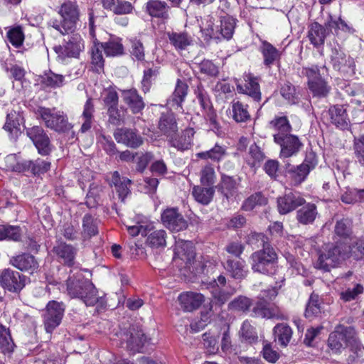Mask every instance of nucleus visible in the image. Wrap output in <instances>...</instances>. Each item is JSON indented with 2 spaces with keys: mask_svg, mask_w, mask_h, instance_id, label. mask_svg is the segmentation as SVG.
<instances>
[{
  "mask_svg": "<svg viewBox=\"0 0 364 364\" xmlns=\"http://www.w3.org/2000/svg\"><path fill=\"white\" fill-rule=\"evenodd\" d=\"M353 257L355 260L364 258V237H355L350 245L338 240L326 245L318 252L314 267L323 272H330L341 262Z\"/></svg>",
  "mask_w": 364,
  "mask_h": 364,
  "instance_id": "f257e3e1",
  "label": "nucleus"
},
{
  "mask_svg": "<svg viewBox=\"0 0 364 364\" xmlns=\"http://www.w3.org/2000/svg\"><path fill=\"white\" fill-rule=\"evenodd\" d=\"M66 284L68 294L71 298L81 299L87 306L97 304L102 308L105 306V297L99 296L98 291L92 282L82 275L69 277Z\"/></svg>",
  "mask_w": 364,
  "mask_h": 364,
  "instance_id": "f03ea898",
  "label": "nucleus"
},
{
  "mask_svg": "<svg viewBox=\"0 0 364 364\" xmlns=\"http://www.w3.org/2000/svg\"><path fill=\"white\" fill-rule=\"evenodd\" d=\"M278 255L272 246H267L253 252L250 256L251 268L254 272L272 276L278 268Z\"/></svg>",
  "mask_w": 364,
  "mask_h": 364,
  "instance_id": "7ed1b4c3",
  "label": "nucleus"
},
{
  "mask_svg": "<svg viewBox=\"0 0 364 364\" xmlns=\"http://www.w3.org/2000/svg\"><path fill=\"white\" fill-rule=\"evenodd\" d=\"M58 14L61 16V20H51L49 25L62 35L73 33L80 17V10L77 3L70 0L65 1L61 4Z\"/></svg>",
  "mask_w": 364,
  "mask_h": 364,
  "instance_id": "20e7f679",
  "label": "nucleus"
},
{
  "mask_svg": "<svg viewBox=\"0 0 364 364\" xmlns=\"http://www.w3.org/2000/svg\"><path fill=\"white\" fill-rule=\"evenodd\" d=\"M36 113L44 122L46 127L56 132H68L73 128L67 115L62 111L56 110L55 108L39 107Z\"/></svg>",
  "mask_w": 364,
  "mask_h": 364,
  "instance_id": "39448f33",
  "label": "nucleus"
},
{
  "mask_svg": "<svg viewBox=\"0 0 364 364\" xmlns=\"http://www.w3.org/2000/svg\"><path fill=\"white\" fill-rule=\"evenodd\" d=\"M328 346L331 349L338 351L347 346H355L357 344V338L355 328L352 326L338 325L328 339Z\"/></svg>",
  "mask_w": 364,
  "mask_h": 364,
  "instance_id": "423d86ee",
  "label": "nucleus"
},
{
  "mask_svg": "<svg viewBox=\"0 0 364 364\" xmlns=\"http://www.w3.org/2000/svg\"><path fill=\"white\" fill-rule=\"evenodd\" d=\"M302 73L308 78V87L314 97L323 98L328 96L331 87L321 77V69L318 65L304 68Z\"/></svg>",
  "mask_w": 364,
  "mask_h": 364,
  "instance_id": "0eeeda50",
  "label": "nucleus"
},
{
  "mask_svg": "<svg viewBox=\"0 0 364 364\" xmlns=\"http://www.w3.org/2000/svg\"><path fill=\"white\" fill-rule=\"evenodd\" d=\"M65 309L63 302L53 300L47 304L43 315L44 328L47 333H51L60 324Z\"/></svg>",
  "mask_w": 364,
  "mask_h": 364,
  "instance_id": "6e6552de",
  "label": "nucleus"
},
{
  "mask_svg": "<svg viewBox=\"0 0 364 364\" xmlns=\"http://www.w3.org/2000/svg\"><path fill=\"white\" fill-rule=\"evenodd\" d=\"M72 35L65 40L63 46H56L54 51L61 60L66 58H79L80 53L84 49V43L81 36L77 33H71Z\"/></svg>",
  "mask_w": 364,
  "mask_h": 364,
  "instance_id": "1a4fd4ad",
  "label": "nucleus"
},
{
  "mask_svg": "<svg viewBox=\"0 0 364 364\" xmlns=\"http://www.w3.org/2000/svg\"><path fill=\"white\" fill-rule=\"evenodd\" d=\"M0 285L4 290L18 294L26 285V277L10 268L3 269L0 273Z\"/></svg>",
  "mask_w": 364,
  "mask_h": 364,
  "instance_id": "9d476101",
  "label": "nucleus"
},
{
  "mask_svg": "<svg viewBox=\"0 0 364 364\" xmlns=\"http://www.w3.org/2000/svg\"><path fill=\"white\" fill-rule=\"evenodd\" d=\"M274 142L280 146L279 156L282 159L296 156L304 146L299 136L291 134L275 136Z\"/></svg>",
  "mask_w": 364,
  "mask_h": 364,
  "instance_id": "9b49d317",
  "label": "nucleus"
},
{
  "mask_svg": "<svg viewBox=\"0 0 364 364\" xmlns=\"http://www.w3.org/2000/svg\"><path fill=\"white\" fill-rule=\"evenodd\" d=\"M26 135L32 141L38 153L48 156L52 151L53 146L47 132L41 126H33L26 129Z\"/></svg>",
  "mask_w": 364,
  "mask_h": 364,
  "instance_id": "f8f14e48",
  "label": "nucleus"
},
{
  "mask_svg": "<svg viewBox=\"0 0 364 364\" xmlns=\"http://www.w3.org/2000/svg\"><path fill=\"white\" fill-rule=\"evenodd\" d=\"M77 252L76 247L65 242H57L52 249L57 261L68 267L74 266Z\"/></svg>",
  "mask_w": 364,
  "mask_h": 364,
  "instance_id": "ddd939ff",
  "label": "nucleus"
},
{
  "mask_svg": "<svg viewBox=\"0 0 364 364\" xmlns=\"http://www.w3.org/2000/svg\"><path fill=\"white\" fill-rule=\"evenodd\" d=\"M164 225L170 230L179 232L187 228L188 223L178 212V208L166 209L161 214Z\"/></svg>",
  "mask_w": 364,
  "mask_h": 364,
  "instance_id": "4468645a",
  "label": "nucleus"
},
{
  "mask_svg": "<svg viewBox=\"0 0 364 364\" xmlns=\"http://www.w3.org/2000/svg\"><path fill=\"white\" fill-rule=\"evenodd\" d=\"M304 203L305 199L297 192L289 191L277 198L278 211L282 215L289 213Z\"/></svg>",
  "mask_w": 364,
  "mask_h": 364,
  "instance_id": "2eb2a0df",
  "label": "nucleus"
},
{
  "mask_svg": "<svg viewBox=\"0 0 364 364\" xmlns=\"http://www.w3.org/2000/svg\"><path fill=\"white\" fill-rule=\"evenodd\" d=\"M331 63L333 68L346 75L354 74L353 59L347 56L343 51L336 48L332 50L331 56Z\"/></svg>",
  "mask_w": 364,
  "mask_h": 364,
  "instance_id": "dca6fc26",
  "label": "nucleus"
},
{
  "mask_svg": "<svg viewBox=\"0 0 364 364\" xmlns=\"http://www.w3.org/2000/svg\"><path fill=\"white\" fill-rule=\"evenodd\" d=\"M114 136L118 143L132 149L139 147L144 142L137 130L126 127L117 129L114 133Z\"/></svg>",
  "mask_w": 364,
  "mask_h": 364,
  "instance_id": "f3484780",
  "label": "nucleus"
},
{
  "mask_svg": "<svg viewBox=\"0 0 364 364\" xmlns=\"http://www.w3.org/2000/svg\"><path fill=\"white\" fill-rule=\"evenodd\" d=\"M127 342V348L132 353L141 352L144 343L146 341V337L141 328L131 327L124 333L123 338Z\"/></svg>",
  "mask_w": 364,
  "mask_h": 364,
  "instance_id": "a211bd4d",
  "label": "nucleus"
},
{
  "mask_svg": "<svg viewBox=\"0 0 364 364\" xmlns=\"http://www.w3.org/2000/svg\"><path fill=\"white\" fill-rule=\"evenodd\" d=\"M9 264L20 271L28 272L31 274L36 272L39 267L36 257L29 253H22L11 257Z\"/></svg>",
  "mask_w": 364,
  "mask_h": 364,
  "instance_id": "6ab92c4d",
  "label": "nucleus"
},
{
  "mask_svg": "<svg viewBox=\"0 0 364 364\" xmlns=\"http://www.w3.org/2000/svg\"><path fill=\"white\" fill-rule=\"evenodd\" d=\"M328 35L329 31L325 26L316 21H314L308 26L307 38L311 44L316 48L323 47Z\"/></svg>",
  "mask_w": 364,
  "mask_h": 364,
  "instance_id": "aec40b11",
  "label": "nucleus"
},
{
  "mask_svg": "<svg viewBox=\"0 0 364 364\" xmlns=\"http://www.w3.org/2000/svg\"><path fill=\"white\" fill-rule=\"evenodd\" d=\"M259 51L262 55L263 65L266 68H271L279 63L282 53L267 41H262Z\"/></svg>",
  "mask_w": 364,
  "mask_h": 364,
  "instance_id": "412c9836",
  "label": "nucleus"
},
{
  "mask_svg": "<svg viewBox=\"0 0 364 364\" xmlns=\"http://www.w3.org/2000/svg\"><path fill=\"white\" fill-rule=\"evenodd\" d=\"M331 122L338 128L345 130L349 127L350 119L345 105H336L328 109Z\"/></svg>",
  "mask_w": 364,
  "mask_h": 364,
  "instance_id": "4be33fe9",
  "label": "nucleus"
},
{
  "mask_svg": "<svg viewBox=\"0 0 364 364\" xmlns=\"http://www.w3.org/2000/svg\"><path fill=\"white\" fill-rule=\"evenodd\" d=\"M178 301L183 311L191 312L201 306L205 297L200 293L187 291L179 295Z\"/></svg>",
  "mask_w": 364,
  "mask_h": 364,
  "instance_id": "5701e85b",
  "label": "nucleus"
},
{
  "mask_svg": "<svg viewBox=\"0 0 364 364\" xmlns=\"http://www.w3.org/2000/svg\"><path fill=\"white\" fill-rule=\"evenodd\" d=\"M167 36L170 44L178 52L185 50L189 46L193 45L194 40L193 36L186 31L168 32Z\"/></svg>",
  "mask_w": 364,
  "mask_h": 364,
  "instance_id": "b1692460",
  "label": "nucleus"
},
{
  "mask_svg": "<svg viewBox=\"0 0 364 364\" xmlns=\"http://www.w3.org/2000/svg\"><path fill=\"white\" fill-rule=\"evenodd\" d=\"M318 216L317 206L313 203L305 202L296 213L297 222L304 225H312Z\"/></svg>",
  "mask_w": 364,
  "mask_h": 364,
  "instance_id": "393cba45",
  "label": "nucleus"
},
{
  "mask_svg": "<svg viewBox=\"0 0 364 364\" xmlns=\"http://www.w3.org/2000/svg\"><path fill=\"white\" fill-rule=\"evenodd\" d=\"M122 97L124 103L129 107L133 114L140 113L144 108L145 104L143 99L138 94L136 89L122 90Z\"/></svg>",
  "mask_w": 364,
  "mask_h": 364,
  "instance_id": "a878e982",
  "label": "nucleus"
},
{
  "mask_svg": "<svg viewBox=\"0 0 364 364\" xmlns=\"http://www.w3.org/2000/svg\"><path fill=\"white\" fill-rule=\"evenodd\" d=\"M251 316L262 318H282L277 308L270 307L265 299H259L253 306Z\"/></svg>",
  "mask_w": 364,
  "mask_h": 364,
  "instance_id": "bb28decb",
  "label": "nucleus"
},
{
  "mask_svg": "<svg viewBox=\"0 0 364 364\" xmlns=\"http://www.w3.org/2000/svg\"><path fill=\"white\" fill-rule=\"evenodd\" d=\"M238 188V183L233 176H230L223 173H221L220 180L215 187L228 200L233 197Z\"/></svg>",
  "mask_w": 364,
  "mask_h": 364,
  "instance_id": "cd10ccee",
  "label": "nucleus"
},
{
  "mask_svg": "<svg viewBox=\"0 0 364 364\" xmlns=\"http://www.w3.org/2000/svg\"><path fill=\"white\" fill-rule=\"evenodd\" d=\"M158 128L167 138L175 136L178 129L174 114L168 112L162 113L159 120Z\"/></svg>",
  "mask_w": 364,
  "mask_h": 364,
  "instance_id": "c85d7f7f",
  "label": "nucleus"
},
{
  "mask_svg": "<svg viewBox=\"0 0 364 364\" xmlns=\"http://www.w3.org/2000/svg\"><path fill=\"white\" fill-rule=\"evenodd\" d=\"M269 127L277 132L273 134V140L275 136H284L291 134L292 127L285 115H276L269 123Z\"/></svg>",
  "mask_w": 364,
  "mask_h": 364,
  "instance_id": "c756f323",
  "label": "nucleus"
},
{
  "mask_svg": "<svg viewBox=\"0 0 364 364\" xmlns=\"http://www.w3.org/2000/svg\"><path fill=\"white\" fill-rule=\"evenodd\" d=\"M246 77L245 86L237 85V90L240 93L248 95L255 101H259L261 100V92L258 79L250 75H247Z\"/></svg>",
  "mask_w": 364,
  "mask_h": 364,
  "instance_id": "7c9ffc66",
  "label": "nucleus"
},
{
  "mask_svg": "<svg viewBox=\"0 0 364 364\" xmlns=\"http://www.w3.org/2000/svg\"><path fill=\"white\" fill-rule=\"evenodd\" d=\"M99 221L95 218L90 213L84 215L82 219L81 236L84 240H89L91 237L98 235Z\"/></svg>",
  "mask_w": 364,
  "mask_h": 364,
  "instance_id": "2f4dec72",
  "label": "nucleus"
},
{
  "mask_svg": "<svg viewBox=\"0 0 364 364\" xmlns=\"http://www.w3.org/2000/svg\"><path fill=\"white\" fill-rule=\"evenodd\" d=\"M238 259L228 256L223 262L224 269L230 273L232 278L236 279H242L245 276L244 261Z\"/></svg>",
  "mask_w": 364,
  "mask_h": 364,
  "instance_id": "473e14b6",
  "label": "nucleus"
},
{
  "mask_svg": "<svg viewBox=\"0 0 364 364\" xmlns=\"http://www.w3.org/2000/svg\"><path fill=\"white\" fill-rule=\"evenodd\" d=\"M132 183L131 180L125 177H121L118 171L112 173L111 183L114 185L119 199L124 202L126 197L129 194L130 190L128 187Z\"/></svg>",
  "mask_w": 364,
  "mask_h": 364,
  "instance_id": "72a5a7b5",
  "label": "nucleus"
},
{
  "mask_svg": "<svg viewBox=\"0 0 364 364\" xmlns=\"http://www.w3.org/2000/svg\"><path fill=\"white\" fill-rule=\"evenodd\" d=\"M146 10L152 17L164 19L168 18V6L165 1L149 0L146 4Z\"/></svg>",
  "mask_w": 364,
  "mask_h": 364,
  "instance_id": "f704fd0d",
  "label": "nucleus"
},
{
  "mask_svg": "<svg viewBox=\"0 0 364 364\" xmlns=\"http://www.w3.org/2000/svg\"><path fill=\"white\" fill-rule=\"evenodd\" d=\"M188 87L187 84L180 79L177 80L174 92L171 97L168 100V103L172 106L181 107L182 102L184 101L188 94Z\"/></svg>",
  "mask_w": 364,
  "mask_h": 364,
  "instance_id": "c9c22d12",
  "label": "nucleus"
},
{
  "mask_svg": "<svg viewBox=\"0 0 364 364\" xmlns=\"http://www.w3.org/2000/svg\"><path fill=\"white\" fill-rule=\"evenodd\" d=\"M285 166L287 172L290 175L295 185H299L304 182L310 173L309 168H306L302 164L296 166L287 164Z\"/></svg>",
  "mask_w": 364,
  "mask_h": 364,
  "instance_id": "e433bc0d",
  "label": "nucleus"
},
{
  "mask_svg": "<svg viewBox=\"0 0 364 364\" xmlns=\"http://www.w3.org/2000/svg\"><path fill=\"white\" fill-rule=\"evenodd\" d=\"M227 155L226 148L215 144L210 150L196 154V157L203 160H211L213 162L220 161Z\"/></svg>",
  "mask_w": 364,
  "mask_h": 364,
  "instance_id": "4c0bfd02",
  "label": "nucleus"
},
{
  "mask_svg": "<svg viewBox=\"0 0 364 364\" xmlns=\"http://www.w3.org/2000/svg\"><path fill=\"white\" fill-rule=\"evenodd\" d=\"M275 338L282 346H287L292 337V330L287 323H278L273 328Z\"/></svg>",
  "mask_w": 364,
  "mask_h": 364,
  "instance_id": "58836bf2",
  "label": "nucleus"
},
{
  "mask_svg": "<svg viewBox=\"0 0 364 364\" xmlns=\"http://www.w3.org/2000/svg\"><path fill=\"white\" fill-rule=\"evenodd\" d=\"M215 190V187L196 186L193 188L192 195L197 202L203 205H208L213 198Z\"/></svg>",
  "mask_w": 364,
  "mask_h": 364,
  "instance_id": "ea45409f",
  "label": "nucleus"
},
{
  "mask_svg": "<svg viewBox=\"0 0 364 364\" xmlns=\"http://www.w3.org/2000/svg\"><path fill=\"white\" fill-rule=\"evenodd\" d=\"M236 18L230 15L220 17V33L222 39L229 40L232 38L236 26Z\"/></svg>",
  "mask_w": 364,
  "mask_h": 364,
  "instance_id": "a19ab883",
  "label": "nucleus"
},
{
  "mask_svg": "<svg viewBox=\"0 0 364 364\" xmlns=\"http://www.w3.org/2000/svg\"><path fill=\"white\" fill-rule=\"evenodd\" d=\"M323 311L322 301L319 296L311 294L306 306L305 316L307 318H313L318 316Z\"/></svg>",
  "mask_w": 364,
  "mask_h": 364,
  "instance_id": "79ce46f5",
  "label": "nucleus"
},
{
  "mask_svg": "<svg viewBox=\"0 0 364 364\" xmlns=\"http://www.w3.org/2000/svg\"><path fill=\"white\" fill-rule=\"evenodd\" d=\"M334 233L341 238H350L353 234V221L348 218L338 220L334 226Z\"/></svg>",
  "mask_w": 364,
  "mask_h": 364,
  "instance_id": "37998d69",
  "label": "nucleus"
},
{
  "mask_svg": "<svg viewBox=\"0 0 364 364\" xmlns=\"http://www.w3.org/2000/svg\"><path fill=\"white\" fill-rule=\"evenodd\" d=\"M64 79L63 75L56 74L50 70L41 75V83L45 87L55 89L63 85Z\"/></svg>",
  "mask_w": 364,
  "mask_h": 364,
  "instance_id": "c03bdc74",
  "label": "nucleus"
},
{
  "mask_svg": "<svg viewBox=\"0 0 364 364\" xmlns=\"http://www.w3.org/2000/svg\"><path fill=\"white\" fill-rule=\"evenodd\" d=\"M16 347L9 328L0 323V348L3 353H11Z\"/></svg>",
  "mask_w": 364,
  "mask_h": 364,
  "instance_id": "a18cd8bd",
  "label": "nucleus"
},
{
  "mask_svg": "<svg viewBox=\"0 0 364 364\" xmlns=\"http://www.w3.org/2000/svg\"><path fill=\"white\" fill-rule=\"evenodd\" d=\"M150 230H147V232ZM146 244L151 248L164 247L166 245V232L164 230H156L146 235Z\"/></svg>",
  "mask_w": 364,
  "mask_h": 364,
  "instance_id": "49530a36",
  "label": "nucleus"
},
{
  "mask_svg": "<svg viewBox=\"0 0 364 364\" xmlns=\"http://www.w3.org/2000/svg\"><path fill=\"white\" fill-rule=\"evenodd\" d=\"M21 237V230L19 226L0 225V240L19 241Z\"/></svg>",
  "mask_w": 364,
  "mask_h": 364,
  "instance_id": "de8ad7c7",
  "label": "nucleus"
},
{
  "mask_svg": "<svg viewBox=\"0 0 364 364\" xmlns=\"http://www.w3.org/2000/svg\"><path fill=\"white\" fill-rule=\"evenodd\" d=\"M23 120V117L19 112L11 110L6 115V123L3 128L9 133H12L14 131H19Z\"/></svg>",
  "mask_w": 364,
  "mask_h": 364,
  "instance_id": "09e8293b",
  "label": "nucleus"
},
{
  "mask_svg": "<svg viewBox=\"0 0 364 364\" xmlns=\"http://www.w3.org/2000/svg\"><path fill=\"white\" fill-rule=\"evenodd\" d=\"M102 47L100 43H95L91 48V63L92 70L95 72L100 73L104 68V58L102 56Z\"/></svg>",
  "mask_w": 364,
  "mask_h": 364,
  "instance_id": "8fccbe9b",
  "label": "nucleus"
},
{
  "mask_svg": "<svg viewBox=\"0 0 364 364\" xmlns=\"http://www.w3.org/2000/svg\"><path fill=\"white\" fill-rule=\"evenodd\" d=\"M94 109L92 100L89 98L84 105V110L82 114L84 122L81 126L80 131L82 133L87 132L92 127Z\"/></svg>",
  "mask_w": 364,
  "mask_h": 364,
  "instance_id": "3c124183",
  "label": "nucleus"
},
{
  "mask_svg": "<svg viewBox=\"0 0 364 364\" xmlns=\"http://www.w3.org/2000/svg\"><path fill=\"white\" fill-rule=\"evenodd\" d=\"M353 154L355 162L364 167V134L358 137H354Z\"/></svg>",
  "mask_w": 364,
  "mask_h": 364,
  "instance_id": "603ef678",
  "label": "nucleus"
},
{
  "mask_svg": "<svg viewBox=\"0 0 364 364\" xmlns=\"http://www.w3.org/2000/svg\"><path fill=\"white\" fill-rule=\"evenodd\" d=\"M247 105L237 101L232 103V117L237 122H247L250 120V114L247 111Z\"/></svg>",
  "mask_w": 364,
  "mask_h": 364,
  "instance_id": "864d4df0",
  "label": "nucleus"
},
{
  "mask_svg": "<svg viewBox=\"0 0 364 364\" xmlns=\"http://www.w3.org/2000/svg\"><path fill=\"white\" fill-rule=\"evenodd\" d=\"M267 203V198L261 192H257L249 196L242 203V209L245 211H251L257 205H263Z\"/></svg>",
  "mask_w": 364,
  "mask_h": 364,
  "instance_id": "5fc2aeb1",
  "label": "nucleus"
},
{
  "mask_svg": "<svg viewBox=\"0 0 364 364\" xmlns=\"http://www.w3.org/2000/svg\"><path fill=\"white\" fill-rule=\"evenodd\" d=\"M247 243L253 248L264 249L267 246H272L268 237L263 233L252 232L247 237Z\"/></svg>",
  "mask_w": 364,
  "mask_h": 364,
  "instance_id": "6e6d98bb",
  "label": "nucleus"
},
{
  "mask_svg": "<svg viewBox=\"0 0 364 364\" xmlns=\"http://www.w3.org/2000/svg\"><path fill=\"white\" fill-rule=\"evenodd\" d=\"M6 37L14 47L20 48L25 38L23 28L21 26L11 28L6 33Z\"/></svg>",
  "mask_w": 364,
  "mask_h": 364,
  "instance_id": "4d7b16f0",
  "label": "nucleus"
},
{
  "mask_svg": "<svg viewBox=\"0 0 364 364\" xmlns=\"http://www.w3.org/2000/svg\"><path fill=\"white\" fill-rule=\"evenodd\" d=\"M233 294V291H229L225 289H222L218 287H213L211 290L213 297L211 303L218 306H221L230 299Z\"/></svg>",
  "mask_w": 364,
  "mask_h": 364,
  "instance_id": "13d9d810",
  "label": "nucleus"
},
{
  "mask_svg": "<svg viewBox=\"0 0 364 364\" xmlns=\"http://www.w3.org/2000/svg\"><path fill=\"white\" fill-rule=\"evenodd\" d=\"M198 66L200 73L209 77H216L219 75V66L210 60L204 59Z\"/></svg>",
  "mask_w": 364,
  "mask_h": 364,
  "instance_id": "bf43d9fd",
  "label": "nucleus"
},
{
  "mask_svg": "<svg viewBox=\"0 0 364 364\" xmlns=\"http://www.w3.org/2000/svg\"><path fill=\"white\" fill-rule=\"evenodd\" d=\"M282 96L291 105L296 104L299 101V95L295 87L289 82H286L280 89Z\"/></svg>",
  "mask_w": 364,
  "mask_h": 364,
  "instance_id": "052dcab7",
  "label": "nucleus"
},
{
  "mask_svg": "<svg viewBox=\"0 0 364 364\" xmlns=\"http://www.w3.org/2000/svg\"><path fill=\"white\" fill-rule=\"evenodd\" d=\"M50 161L41 158L31 160V173L34 176L44 174L50 170Z\"/></svg>",
  "mask_w": 364,
  "mask_h": 364,
  "instance_id": "680f3d73",
  "label": "nucleus"
},
{
  "mask_svg": "<svg viewBox=\"0 0 364 364\" xmlns=\"http://www.w3.org/2000/svg\"><path fill=\"white\" fill-rule=\"evenodd\" d=\"M200 180L203 186L214 187L215 173L214 168L211 165H206L201 169Z\"/></svg>",
  "mask_w": 364,
  "mask_h": 364,
  "instance_id": "e2e57ef3",
  "label": "nucleus"
},
{
  "mask_svg": "<svg viewBox=\"0 0 364 364\" xmlns=\"http://www.w3.org/2000/svg\"><path fill=\"white\" fill-rule=\"evenodd\" d=\"M251 306L252 301L250 298L245 296H239L229 303L228 308L230 309L245 312L248 311Z\"/></svg>",
  "mask_w": 364,
  "mask_h": 364,
  "instance_id": "0e129e2a",
  "label": "nucleus"
},
{
  "mask_svg": "<svg viewBox=\"0 0 364 364\" xmlns=\"http://www.w3.org/2000/svg\"><path fill=\"white\" fill-rule=\"evenodd\" d=\"M107 56H116L123 53V46L117 40H111L105 43H100Z\"/></svg>",
  "mask_w": 364,
  "mask_h": 364,
  "instance_id": "69168bd1",
  "label": "nucleus"
},
{
  "mask_svg": "<svg viewBox=\"0 0 364 364\" xmlns=\"http://www.w3.org/2000/svg\"><path fill=\"white\" fill-rule=\"evenodd\" d=\"M201 31L209 39L222 40L220 27L215 25L211 18L206 21L205 26L201 28Z\"/></svg>",
  "mask_w": 364,
  "mask_h": 364,
  "instance_id": "338daca9",
  "label": "nucleus"
},
{
  "mask_svg": "<svg viewBox=\"0 0 364 364\" xmlns=\"http://www.w3.org/2000/svg\"><path fill=\"white\" fill-rule=\"evenodd\" d=\"M241 335L242 337L250 343H255L258 339L255 328L247 320L242 323L241 327Z\"/></svg>",
  "mask_w": 364,
  "mask_h": 364,
  "instance_id": "774afa93",
  "label": "nucleus"
}]
</instances>
